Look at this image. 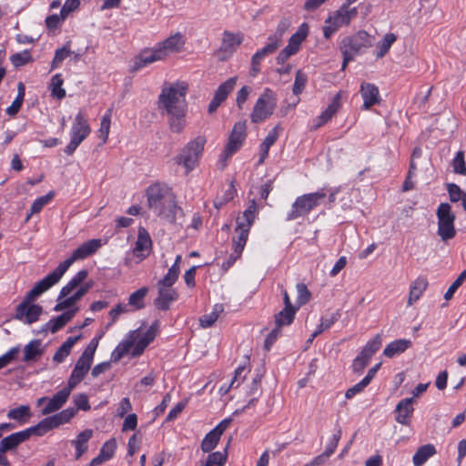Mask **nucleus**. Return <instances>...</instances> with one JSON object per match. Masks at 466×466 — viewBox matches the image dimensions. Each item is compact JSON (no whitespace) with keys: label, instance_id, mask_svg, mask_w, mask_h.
<instances>
[{"label":"nucleus","instance_id":"obj_1","mask_svg":"<svg viewBox=\"0 0 466 466\" xmlns=\"http://www.w3.org/2000/svg\"><path fill=\"white\" fill-rule=\"evenodd\" d=\"M187 85L181 81L165 83L158 96L157 109L163 116L167 117L172 133L181 134L187 126Z\"/></svg>","mask_w":466,"mask_h":466},{"label":"nucleus","instance_id":"obj_2","mask_svg":"<svg viewBox=\"0 0 466 466\" xmlns=\"http://www.w3.org/2000/svg\"><path fill=\"white\" fill-rule=\"evenodd\" d=\"M147 199L149 209L157 217L170 222L175 221L179 208L177 206L176 196L172 189L162 183H155L147 189Z\"/></svg>","mask_w":466,"mask_h":466},{"label":"nucleus","instance_id":"obj_3","mask_svg":"<svg viewBox=\"0 0 466 466\" xmlns=\"http://www.w3.org/2000/svg\"><path fill=\"white\" fill-rule=\"evenodd\" d=\"M206 143L207 138L204 136H198L183 147L175 157V162L183 166L187 174L189 173L198 166Z\"/></svg>","mask_w":466,"mask_h":466},{"label":"nucleus","instance_id":"obj_4","mask_svg":"<svg viewBox=\"0 0 466 466\" xmlns=\"http://www.w3.org/2000/svg\"><path fill=\"white\" fill-rule=\"evenodd\" d=\"M327 195L323 191H317L299 196L287 213L286 220L292 221L299 218L307 216L311 210L320 205Z\"/></svg>","mask_w":466,"mask_h":466},{"label":"nucleus","instance_id":"obj_5","mask_svg":"<svg viewBox=\"0 0 466 466\" xmlns=\"http://www.w3.org/2000/svg\"><path fill=\"white\" fill-rule=\"evenodd\" d=\"M277 106V96L270 88H265L263 93L258 98L252 112L250 119L253 123H261L268 118Z\"/></svg>","mask_w":466,"mask_h":466},{"label":"nucleus","instance_id":"obj_6","mask_svg":"<svg viewBox=\"0 0 466 466\" xmlns=\"http://www.w3.org/2000/svg\"><path fill=\"white\" fill-rule=\"evenodd\" d=\"M436 216L438 218L437 234L444 242L453 238L456 235L454 222L455 214L451 210L449 203H441L437 208Z\"/></svg>","mask_w":466,"mask_h":466},{"label":"nucleus","instance_id":"obj_7","mask_svg":"<svg viewBox=\"0 0 466 466\" xmlns=\"http://www.w3.org/2000/svg\"><path fill=\"white\" fill-rule=\"evenodd\" d=\"M246 129V121H239L235 123L232 131L229 135L228 141L225 146V148L218 159V164L220 165L221 169H223L227 166L228 160L243 145V142L245 141L247 137Z\"/></svg>","mask_w":466,"mask_h":466},{"label":"nucleus","instance_id":"obj_8","mask_svg":"<svg viewBox=\"0 0 466 466\" xmlns=\"http://www.w3.org/2000/svg\"><path fill=\"white\" fill-rule=\"evenodd\" d=\"M90 127L83 114L79 112L76 117L71 129V139L65 148V153L68 156L73 155L77 147L90 134Z\"/></svg>","mask_w":466,"mask_h":466},{"label":"nucleus","instance_id":"obj_9","mask_svg":"<svg viewBox=\"0 0 466 466\" xmlns=\"http://www.w3.org/2000/svg\"><path fill=\"white\" fill-rule=\"evenodd\" d=\"M159 329V321L155 320L146 332H142L140 329L132 330L135 332L134 350L131 351L133 357L140 356L145 349L155 339Z\"/></svg>","mask_w":466,"mask_h":466},{"label":"nucleus","instance_id":"obj_10","mask_svg":"<svg viewBox=\"0 0 466 466\" xmlns=\"http://www.w3.org/2000/svg\"><path fill=\"white\" fill-rule=\"evenodd\" d=\"M66 272V269L60 263L53 272L48 274L34 286V288L26 294L27 299H35L42 293L46 292L51 287L56 284Z\"/></svg>","mask_w":466,"mask_h":466},{"label":"nucleus","instance_id":"obj_11","mask_svg":"<svg viewBox=\"0 0 466 466\" xmlns=\"http://www.w3.org/2000/svg\"><path fill=\"white\" fill-rule=\"evenodd\" d=\"M34 299H25L16 307L15 319L26 324H32L38 320L43 312V308L37 304H32Z\"/></svg>","mask_w":466,"mask_h":466},{"label":"nucleus","instance_id":"obj_12","mask_svg":"<svg viewBox=\"0 0 466 466\" xmlns=\"http://www.w3.org/2000/svg\"><path fill=\"white\" fill-rule=\"evenodd\" d=\"M371 45L370 35L365 31H360L353 36L345 37L341 41L340 49H346L350 54L355 56Z\"/></svg>","mask_w":466,"mask_h":466},{"label":"nucleus","instance_id":"obj_13","mask_svg":"<svg viewBox=\"0 0 466 466\" xmlns=\"http://www.w3.org/2000/svg\"><path fill=\"white\" fill-rule=\"evenodd\" d=\"M101 239L99 238H94L84 242L76 250H74L71 257L61 262L62 266H64L67 270L75 261L84 259L93 255L101 247Z\"/></svg>","mask_w":466,"mask_h":466},{"label":"nucleus","instance_id":"obj_14","mask_svg":"<svg viewBox=\"0 0 466 466\" xmlns=\"http://www.w3.org/2000/svg\"><path fill=\"white\" fill-rule=\"evenodd\" d=\"M97 346H98V339L94 338L89 342V344L86 346V348L84 350L82 355L76 361V366L72 372L85 378V376L90 370L91 364L93 362V358H94V355H95Z\"/></svg>","mask_w":466,"mask_h":466},{"label":"nucleus","instance_id":"obj_15","mask_svg":"<svg viewBox=\"0 0 466 466\" xmlns=\"http://www.w3.org/2000/svg\"><path fill=\"white\" fill-rule=\"evenodd\" d=\"M237 81L238 77L232 76L218 86L208 107L209 114L216 112L221 104L225 102L228 95L235 88Z\"/></svg>","mask_w":466,"mask_h":466},{"label":"nucleus","instance_id":"obj_16","mask_svg":"<svg viewBox=\"0 0 466 466\" xmlns=\"http://www.w3.org/2000/svg\"><path fill=\"white\" fill-rule=\"evenodd\" d=\"M69 395L60 390L52 398L41 397L36 400V406H46L42 409L41 414L46 416L60 410L67 401Z\"/></svg>","mask_w":466,"mask_h":466},{"label":"nucleus","instance_id":"obj_17","mask_svg":"<svg viewBox=\"0 0 466 466\" xmlns=\"http://www.w3.org/2000/svg\"><path fill=\"white\" fill-rule=\"evenodd\" d=\"M186 40L184 35L177 32L168 36L164 41L158 43L157 46L158 47L159 51H161L164 58H166L172 53L180 52L183 49Z\"/></svg>","mask_w":466,"mask_h":466},{"label":"nucleus","instance_id":"obj_18","mask_svg":"<svg viewBox=\"0 0 466 466\" xmlns=\"http://www.w3.org/2000/svg\"><path fill=\"white\" fill-rule=\"evenodd\" d=\"M413 398H405L398 402L395 407V420L405 426H409L413 415Z\"/></svg>","mask_w":466,"mask_h":466},{"label":"nucleus","instance_id":"obj_19","mask_svg":"<svg viewBox=\"0 0 466 466\" xmlns=\"http://www.w3.org/2000/svg\"><path fill=\"white\" fill-rule=\"evenodd\" d=\"M360 92L363 98L362 108L364 110H368L372 106L380 104V91L374 84L362 82Z\"/></svg>","mask_w":466,"mask_h":466},{"label":"nucleus","instance_id":"obj_20","mask_svg":"<svg viewBox=\"0 0 466 466\" xmlns=\"http://www.w3.org/2000/svg\"><path fill=\"white\" fill-rule=\"evenodd\" d=\"M77 309V308L69 309L57 317L51 319L42 327V331H50L51 333L57 332L74 318Z\"/></svg>","mask_w":466,"mask_h":466},{"label":"nucleus","instance_id":"obj_21","mask_svg":"<svg viewBox=\"0 0 466 466\" xmlns=\"http://www.w3.org/2000/svg\"><path fill=\"white\" fill-rule=\"evenodd\" d=\"M157 289L158 296L155 299V306L160 310H167L170 304L177 299V292L171 287L165 286H157Z\"/></svg>","mask_w":466,"mask_h":466},{"label":"nucleus","instance_id":"obj_22","mask_svg":"<svg viewBox=\"0 0 466 466\" xmlns=\"http://www.w3.org/2000/svg\"><path fill=\"white\" fill-rule=\"evenodd\" d=\"M358 15L356 7L347 9L346 6H340L333 15L327 18V22L330 23L333 21L339 27L342 25H350V21L355 18Z\"/></svg>","mask_w":466,"mask_h":466},{"label":"nucleus","instance_id":"obj_23","mask_svg":"<svg viewBox=\"0 0 466 466\" xmlns=\"http://www.w3.org/2000/svg\"><path fill=\"white\" fill-rule=\"evenodd\" d=\"M341 91L337 93L328 107L315 119V128L329 122L340 107Z\"/></svg>","mask_w":466,"mask_h":466},{"label":"nucleus","instance_id":"obj_24","mask_svg":"<svg viewBox=\"0 0 466 466\" xmlns=\"http://www.w3.org/2000/svg\"><path fill=\"white\" fill-rule=\"evenodd\" d=\"M309 33V26L306 23L302 24L298 31L289 39L288 46L283 49L288 51L290 56L295 55L300 48L302 42L306 39Z\"/></svg>","mask_w":466,"mask_h":466},{"label":"nucleus","instance_id":"obj_25","mask_svg":"<svg viewBox=\"0 0 466 466\" xmlns=\"http://www.w3.org/2000/svg\"><path fill=\"white\" fill-rule=\"evenodd\" d=\"M28 439L25 430L12 433L0 441V452L12 451Z\"/></svg>","mask_w":466,"mask_h":466},{"label":"nucleus","instance_id":"obj_26","mask_svg":"<svg viewBox=\"0 0 466 466\" xmlns=\"http://www.w3.org/2000/svg\"><path fill=\"white\" fill-rule=\"evenodd\" d=\"M165 59L164 56L161 54V51H159L158 47L156 46L154 49L151 50H145L143 51L136 59L134 67L135 69H139L141 67H144L151 63L160 61Z\"/></svg>","mask_w":466,"mask_h":466},{"label":"nucleus","instance_id":"obj_27","mask_svg":"<svg viewBox=\"0 0 466 466\" xmlns=\"http://www.w3.org/2000/svg\"><path fill=\"white\" fill-rule=\"evenodd\" d=\"M276 46L267 44L263 48L257 51L251 57L250 76H256L260 72V63L268 55L276 51Z\"/></svg>","mask_w":466,"mask_h":466},{"label":"nucleus","instance_id":"obj_28","mask_svg":"<svg viewBox=\"0 0 466 466\" xmlns=\"http://www.w3.org/2000/svg\"><path fill=\"white\" fill-rule=\"evenodd\" d=\"M151 245V238L147 229L144 228H139L134 253L137 256L146 257L149 253Z\"/></svg>","mask_w":466,"mask_h":466},{"label":"nucleus","instance_id":"obj_29","mask_svg":"<svg viewBox=\"0 0 466 466\" xmlns=\"http://www.w3.org/2000/svg\"><path fill=\"white\" fill-rule=\"evenodd\" d=\"M44 354V349L42 348L41 340L33 339L24 348V358L25 362H35L38 360Z\"/></svg>","mask_w":466,"mask_h":466},{"label":"nucleus","instance_id":"obj_30","mask_svg":"<svg viewBox=\"0 0 466 466\" xmlns=\"http://www.w3.org/2000/svg\"><path fill=\"white\" fill-rule=\"evenodd\" d=\"M56 428H57V425L52 415L40 420L36 425L25 429V431H27V436L30 438L32 435L43 436Z\"/></svg>","mask_w":466,"mask_h":466},{"label":"nucleus","instance_id":"obj_31","mask_svg":"<svg viewBox=\"0 0 466 466\" xmlns=\"http://www.w3.org/2000/svg\"><path fill=\"white\" fill-rule=\"evenodd\" d=\"M428 287V280L425 278H417L410 287V293L408 298V306H411L418 301L422 296L423 292Z\"/></svg>","mask_w":466,"mask_h":466},{"label":"nucleus","instance_id":"obj_32","mask_svg":"<svg viewBox=\"0 0 466 466\" xmlns=\"http://www.w3.org/2000/svg\"><path fill=\"white\" fill-rule=\"evenodd\" d=\"M250 228L237 223L236 233L238 236L233 238V248L234 252L238 255H241L248 237Z\"/></svg>","mask_w":466,"mask_h":466},{"label":"nucleus","instance_id":"obj_33","mask_svg":"<svg viewBox=\"0 0 466 466\" xmlns=\"http://www.w3.org/2000/svg\"><path fill=\"white\" fill-rule=\"evenodd\" d=\"M135 332H129L126 339L121 341L111 353V361L116 362L127 354L134 346L133 336Z\"/></svg>","mask_w":466,"mask_h":466},{"label":"nucleus","instance_id":"obj_34","mask_svg":"<svg viewBox=\"0 0 466 466\" xmlns=\"http://www.w3.org/2000/svg\"><path fill=\"white\" fill-rule=\"evenodd\" d=\"M411 346L410 339H396L390 343H389L384 349L383 354L387 358H393L396 355L403 353Z\"/></svg>","mask_w":466,"mask_h":466},{"label":"nucleus","instance_id":"obj_35","mask_svg":"<svg viewBox=\"0 0 466 466\" xmlns=\"http://www.w3.org/2000/svg\"><path fill=\"white\" fill-rule=\"evenodd\" d=\"M80 338L81 335L68 337L54 354L53 360L56 363H62L70 354L72 348L79 340Z\"/></svg>","mask_w":466,"mask_h":466},{"label":"nucleus","instance_id":"obj_36","mask_svg":"<svg viewBox=\"0 0 466 466\" xmlns=\"http://www.w3.org/2000/svg\"><path fill=\"white\" fill-rule=\"evenodd\" d=\"M6 416L9 420H15L20 425H23L29 421L32 417V412L28 405H21L17 408L9 410Z\"/></svg>","mask_w":466,"mask_h":466},{"label":"nucleus","instance_id":"obj_37","mask_svg":"<svg viewBox=\"0 0 466 466\" xmlns=\"http://www.w3.org/2000/svg\"><path fill=\"white\" fill-rule=\"evenodd\" d=\"M93 431L90 429L81 431L72 444L76 448V459L78 460L87 450V441L92 438Z\"/></svg>","mask_w":466,"mask_h":466},{"label":"nucleus","instance_id":"obj_38","mask_svg":"<svg viewBox=\"0 0 466 466\" xmlns=\"http://www.w3.org/2000/svg\"><path fill=\"white\" fill-rule=\"evenodd\" d=\"M87 278V271L82 269L78 271L70 281L64 286L59 293L58 300L67 297L75 289H76Z\"/></svg>","mask_w":466,"mask_h":466},{"label":"nucleus","instance_id":"obj_39","mask_svg":"<svg viewBox=\"0 0 466 466\" xmlns=\"http://www.w3.org/2000/svg\"><path fill=\"white\" fill-rule=\"evenodd\" d=\"M148 290V288L143 287L130 294L127 304L132 311L140 310L145 308V298Z\"/></svg>","mask_w":466,"mask_h":466},{"label":"nucleus","instance_id":"obj_40","mask_svg":"<svg viewBox=\"0 0 466 466\" xmlns=\"http://www.w3.org/2000/svg\"><path fill=\"white\" fill-rule=\"evenodd\" d=\"M435 453L436 449L432 444L420 446L412 458L414 466H422Z\"/></svg>","mask_w":466,"mask_h":466},{"label":"nucleus","instance_id":"obj_41","mask_svg":"<svg viewBox=\"0 0 466 466\" xmlns=\"http://www.w3.org/2000/svg\"><path fill=\"white\" fill-rule=\"evenodd\" d=\"M242 37L236 35L232 33L225 32L222 39V45L220 50L226 52L228 55H232L237 47L241 44Z\"/></svg>","mask_w":466,"mask_h":466},{"label":"nucleus","instance_id":"obj_42","mask_svg":"<svg viewBox=\"0 0 466 466\" xmlns=\"http://www.w3.org/2000/svg\"><path fill=\"white\" fill-rule=\"evenodd\" d=\"M289 26L290 22L289 19L283 18L282 20H280L276 28L275 33L268 36V44L275 46L276 49H278L282 43V37L284 34L288 31Z\"/></svg>","mask_w":466,"mask_h":466},{"label":"nucleus","instance_id":"obj_43","mask_svg":"<svg viewBox=\"0 0 466 466\" xmlns=\"http://www.w3.org/2000/svg\"><path fill=\"white\" fill-rule=\"evenodd\" d=\"M257 213H258L257 202L255 199H252L249 201L248 207L245 209V211L243 212V215L237 218V223L240 222V225L251 228L255 221Z\"/></svg>","mask_w":466,"mask_h":466},{"label":"nucleus","instance_id":"obj_44","mask_svg":"<svg viewBox=\"0 0 466 466\" xmlns=\"http://www.w3.org/2000/svg\"><path fill=\"white\" fill-rule=\"evenodd\" d=\"M397 40L393 33H387L383 38L377 44V58L383 57L390 50L391 45Z\"/></svg>","mask_w":466,"mask_h":466},{"label":"nucleus","instance_id":"obj_45","mask_svg":"<svg viewBox=\"0 0 466 466\" xmlns=\"http://www.w3.org/2000/svg\"><path fill=\"white\" fill-rule=\"evenodd\" d=\"M297 309H286L284 308L275 316V323L278 328H281L286 325L292 323Z\"/></svg>","mask_w":466,"mask_h":466},{"label":"nucleus","instance_id":"obj_46","mask_svg":"<svg viewBox=\"0 0 466 466\" xmlns=\"http://www.w3.org/2000/svg\"><path fill=\"white\" fill-rule=\"evenodd\" d=\"M219 440L220 436L211 430L201 441L202 451L210 452L212 450L216 448Z\"/></svg>","mask_w":466,"mask_h":466},{"label":"nucleus","instance_id":"obj_47","mask_svg":"<svg viewBox=\"0 0 466 466\" xmlns=\"http://www.w3.org/2000/svg\"><path fill=\"white\" fill-rule=\"evenodd\" d=\"M76 413L77 409L69 407L67 409L61 410L58 413H56L55 415H53V418L57 427H59L60 425L69 422L71 419H73L76 416Z\"/></svg>","mask_w":466,"mask_h":466},{"label":"nucleus","instance_id":"obj_48","mask_svg":"<svg viewBox=\"0 0 466 466\" xmlns=\"http://www.w3.org/2000/svg\"><path fill=\"white\" fill-rule=\"evenodd\" d=\"M339 312L332 313L329 318H321L320 323L317 327L316 330L312 333V337H317L324 330L329 329L335 322L339 320Z\"/></svg>","mask_w":466,"mask_h":466},{"label":"nucleus","instance_id":"obj_49","mask_svg":"<svg viewBox=\"0 0 466 466\" xmlns=\"http://www.w3.org/2000/svg\"><path fill=\"white\" fill-rule=\"evenodd\" d=\"M64 80L60 74L55 75L51 79L52 95L58 99L66 96V90L62 87Z\"/></svg>","mask_w":466,"mask_h":466},{"label":"nucleus","instance_id":"obj_50","mask_svg":"<svg viewBox=\"0 0 466 466\" xmlns=\"http://www.w3.org/2000/svg\"><path fill=\"white\" fill-rule=\"evenodd\" d=\"M54 196L55 193L50 191L46 195L36 198L30 208V214L27 216V219L32 214L39 213L42 208L54 198Z\"/></svg>","mask_w":466,"mask_h":466},{"label":"nucleus","instance_id":"obj_51","mask_svg":"<svg viewBox=\"0 0 466 466\" xmlns=\"http://www.w3.org/2000/svg\"><path fill=\"white\" fill-rule=\"evenodd\" d=\"M111 124V109L102 117L100 123V128L98 130V137L102 139L103 143H106L108 138Z\"/></svg>","mask_w":466,"mask_h":466},{"label":"nucleus","instance_id":"obj_52","mask_svg":"<svg viewBox=\"0 0 466 466\" xmlns=\"http://www.w3.org/2000/svg\"><path fill=\"white\" fill-rule=\"evenodd\" d=\"M296 289H297V292H298V298H297L296 304H297V307L299 309V307L305 305L306 303H308L309 301L311 293L308 289L307 286L303 283H298L296 286Z\"/></svg>","mask_w":466,"mask_h":466},{"label":"nucleus","instance_id":"obj_53","mask_svg":"<svg viewBox=\"0 0 466 466\" xmlns=\"http://www.w3.org/2000/svg\"><path fill=\"white\" fill-rule=\"evenodd\" d=\"M32 60L33 59L29 50H25L23 52L14 54L10 56V61L15 67L23 66Z\"/></svg>","mask_w":466,"mask_h":466},{"label":"nucleus","instance_id":"obj_54","mask_svg":"<svg viewBox=\"0 0 466 466\" xmlns=\"http://www.w3.org/2000/svg\"><path fill=\"white\" fill-rule=\"evenodd\" d=\"M179 272L180 269H177V266L171 267L164 278L158 281L157 286L172 287L177 281Z\"/></svg>","mask_w":466,"mask_h":466},{"label":"nucleus","instance_id":"obj_55","mask_svg":"<svg viewBox=\"0 0 466 466\" xmlns=\"http://www.w3.org/2000/svg\"><path fill=\"white\" fill-rule=\"evenodd\" d=\"M466 279V269L462 270L461 273L458 276V278L453 281V283L449 287L448 290L444 294V299L449 300L452 298L454 292L459 289L460 286Z\"/></svg>","mask_w":466,"mask_h":466},{"label":"nucleus","instance_id":"obj_56","mask_svg":"<svg viewBox=\"0 0 466 466\" xmlns=\"http://www.w3.org/2000/svg\"><path fill=\"white\" fill-rule=\"evenodd\" d=\"M307 76L301 71V70H298L296 72V76H295V80H294V84H293V93L295 95H299L300 94L305 86H306V83H307Z\"/></svg>","mask_w":466,"mask_h":466},{"label":"nucleus","instance_id":"obj_57","mask_svg":"<svg viewBox=\"0 0 466 466\" xmlns=\"http://www.w3.org/2000/svg\"><path fill=\"white\" fill-rule=\"evenodd\" d=\"M447 190L451 202L461 201L464 196H466V193L458 185L453 183L448 184Z\"/></svg>","mask_w":466,"mask_h":466},{"label":"nucleus","instance_id":"obj_58","mask_svg":"<svg viewBox=\"0 0 466 466\" xmlns=\"http://www.w3.org/2000/svg\"><path fill=\"white\" fill-rule=\"evenodd\" d=\"M452 166L455 173L466 175V164L464 160V153L462 151H459L456 154L452 161Z\"/></svg>","mask_w":466,"mask_h":466},{"label":"nucleus","instance_id":"obj_59","mask_svg":"<svg viewBox=\"0 0 466 466\" xmlns=\"http://www.w3.org/2000/svg\"><path fill=\"white\" fill-rule=\"evenodd\" d=\"M116 450V441L115 439H111V440L106 441L102 445L99 452L103 456H105L107 461H109L110 459L113 458Z\"/></svg>","mask_w":466,"mask_h":466},{"label":"nucleus","instance_id":"obj_60","mask_svg":"<svg viewBox=\"0 0 466 466\" xmlns=\"http://www.w3.org/2000/svg\"><path fill=\"white\" fill-rule=\"evenodd\" d=\"M73 401L76 405L75 409H77V411L79 410L87 411L91 409L88 397L85 393H79L74 396Z\"/></svg>","mask_w":466,"mask_h":466},{"label":"nucleus","instance_id":"obj_61","mask_svg":"<svg viewBox=\"0 0 466 466\" xmlns=\"http://www.w3.org/2000/svg\"><path fill=\"white\" fill-rule=\"evenodd\" d=\"M20 351L18 346L11 348L6 353L0 357V370L11 363Z\"/></svg>","mask_w":466,"mask_h":466},{"label":"nucleus","instance_id":"obj_62","mask_svg":"<svg viewBox=\"0 0 466 466\" xmlns=\"http://www.w3.org/2000/svg\"><path fill=\"white\" fill-rule=\"evenodd\" d=\"M380 346L381 337L378 334L372 339L369 340L362 350L373 356V354L380 350Z\"/></svg>","mask_w":466,"mask_h":466},{"label":"nucleus","instance_id":"obj_63","mask_svg":"<svg viewBox=\"0 0 466 466\" xmlns=\"http://www.w3.org/2000/svg\"><path fill=\"white\" fill-rule=\"evenodd\" d=\"M341 434H342L341 430L339 429L337 431V432L333 435V437L329 440V443L327 444L324 453H326L329 457L334 453V451L338 446L339 441L341 437Z\"/></svg>","mask_w":466,"mask_h":466},{"label":"nucleus","instance_id":"obj_64","mask_svg":"<svg viewBox=\"0 0 466 466\" xmlns=\"http://www.w3.org/2000/svg\"><path fill=\"white\" fill-rule=\"evenodd\" d=\"M251 92V88L248 86H242L237 93L236 103L239 109L242 108L244 103L247 101L249 94Z\"/></svg>","mask_w":466,"mask_h":466}]
</instances>
